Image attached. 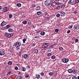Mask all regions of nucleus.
<instances>
[{"label": "nucleus", "instance_id": "obj_5", "mask_svg": "<svg viewBox=\"0 0 79 79\" xmlns=\"http://www.w3.org/2000/svg\"><path fill=\"white\" fill-rule=\"evenodd\" d=\"M48 44L47 43H46L42 45L43 48H48Z\"/></svg>", "mask_w": 79, "mask_h": 79}, {"label": "nucleus", "instance_id": "obj_12", "mask_svg": "<svg viewBox=\"0 0 79 79\" xmlns=\"http://www.w3.org/2000/svg\"><path fill=\"white\" fill-rule=\"evenodd\" d=\"M74 1H76V0H70L68 3L69 4H70V3H74Z\"/></svg>", "mask_w": 79, "mask_h": 79}, {"label": "nucleus", "instance_id": "obj_30", "mask_svg": "<svg viewBox=\"0 0 79 79\" xmlns=\"http://www.w3.org/2000/svg\"><path fill=\"white\" fill-rule=\"evenodd\" d=\"M65 7V5H64L61 6H60V8H61L62 9H64V8Z\"/></svg>", "mask_w": 79, "mask_h": 79}, {"label": "nucleus", "instance_id": "obj_6", "mask_svg": "<svg viewBox=\"0 0 79 79\" xmlns=\"http://www.w3.org/2000/svg\"><path fill=\"white\" fill-rule=\"evenodd\" d=\"M8 8L7 7L5 6L3 8V11L4 12H7L8 11Z\"/></svg>", "mask_w": 79, "mask_h": 79}, {"label": "nucleus", "instance_id": "obj_56", "mask_svg": "<svg viewBox=\"0 0 79 79\" xmlns=\"http://www.w3.org/2000/svg\"><path fill=\"white\" fill-rule=\"evenodd\" d=\"M76 28H77V27H75V26H74V29H76Z\"/></svg>", "mask_w": 79, "mask_h": 79}, {"label": "nucleus", "instance_id": "obj_47", "mask_svg": "<svg viewBox=\"0 0 79 79\" xmlns=\"http://www.w3.org/2000/svg\"><path fill=\"white\" fill-rule=\"evenodd\" d=\"M27 69H29V68H31V67L29 65H27Z\"/></svg>", "mask_w": 79, "mask_h": 79}, {"label": "nucleus", "instance_id": "obj_33", "mask_svg": "<svg viewBox=\"0 0 79 79\" xmlns=\"http://www.w3.org/2000/svg\"><path fill=\"white\" fill-rule=\"evenodd\" d=\"M55 58H56V57L54 55L52 56L51 57L52 59H55Z\"/></svg>", "mask_w": 79, "mask_h": 79}, {"label": "nucleus", "instance_id": "obj_48", "mask_svg": "<svg viewBox=\"0 0 79 79\" xmlns=\"http://www.w3.org/2000/svg\"><path fill=\"white\" fill-rule=\"evenodd\" d=\"M15 70H18V67L17 66L15 67Z\"/></svg>", "mask_w": 79, "mask_h": 79}, {"label": "nucleus", "instance_id": "obj_27", "mask_svg": "<svg viewBox=\"0 0 79 79\" xmlns=\"http://www.w3.org/2000/svg\"><path fill=\"white\" fill-rule=\"evenodd\" d=\"M13 16V15L11 14H10L9 15V19H11L12 18V17Z\"/></svg>", "mask_w": 79, "mask_h": 79}, {"label": "nucleus", "instance_id": "obj_22", "mask_svg": "<svg viewBox=\"0 0 79 79\" xmlns=\"http://www.w3.org/2000/svg\"><path fill=\"white\" fill-rule=\"evenodd\" d=\"M41 35H45V32L44 31H41L40 33Z\"/></svg>", "mask_w": 79, "mask_h": 79}, {"label": "nucleus", "instance_id": "obj_8", "mask_svg": "<svg viewBox=\"0 0 79 79\" xmlns=\"http://www.w3.org/2000/svg\"><path fill=\"white\" fill-rule=\"evenodd\" d=\"M62 61L63 63H68L69 61V59L67 58H64L62 60Z\"/></svg>", "mask_w": 79, "mask_h": 79}, {"label": "nucleus", "instance_id": "obj_4", "mask_svg": "<svg viewBox=\"0 0 79 79\" xmlns=\"http://www.w3.org/2000/svg\"><path fill=\"white\" fill-rule=\"evenodd\" d=\"M5 50L3 49H1L0 51V55L1 56H3L5 55Z\"/></svg>", "mask_w": 79, "mask_h": 79}, {"label": "nucleus", "instance_id": "obj_59", "mask_svg": "<svg viewBox=\"0 0 79 79\" xmlns=\"http://www.w3.org/2000/svg\"><path fill=\"white\" fill-rule=\"evenodd\" d=\"M61 4H62L61 3H59V5H60L61 6Z\"/></svg>", "mask_w": 79, "mask_h": 79}, {"label": "nucleus", "instance_id": "obj_36", "mask_svg": "<svg viewBox=\"0 0 79 79\" xmlns=\"http://www.w3.org/2000/svg\"><path fill=\"white\" fill-rule=\"evenodd\" d=\"M53 73L52 72H50L49 73V76H52V75H53Z\"/></svg>", "mask_w": 79, "mask_h": 79}, {"label": "nucleus", "instance_id": "obj_42", "mask_svg": "<svg viewBox=\"0 0 79 79\" xmlns=\"http://www.w3.org/2000/svg\"><path fill=\"white\" fill-rule=\"evenodd\" d=\"M52 51V50H51V49L49 48V49H48V52H51V51Z\"/></svg>", "mask_w": 79, "mask_h": 79}, {"label": "nucleus", "instance_id": "obj_16", "mask_svg": "<svg viewBox=\"0 0 79 79\" xmlns=\"http://www.w3.org/2000/svg\"><path fill=\"white\" fill-rule=\"evenodd\" d=\"M68 72L69 73H73V70L72 69H69L68 70Z\"/></svg>", "mask_w": 79, "mask_h": 79}, {"label": "nucleus", "instance_id": "obj_20", "mask_svg": "<svg viewBox=\"0 0 79 79\" xmlns=\"http://www.w3.org/2000/svg\"><path fill=\"white\" fill-rule=\"evenodd\" d=\"M10 25H7L6 26V27H4V28H5V29H6V28H10Z\"/></svg>", "mask_w": 79, "mask_h": 79}, {"label": "nucleus", "instance_id": "obj_29", "mask_svg": "<svg viewBox=\"0 0 79 79\" xmlns=\"http://www.w3.org/2000/svg\"><path fill=\"white\" fill-rule=\"evenodd\" d=\"M31 24H32V23H31V22H30L28 23V26H31Z\"/></svg>", "mask_w": 79, "mask_h": 79}, {"label": "nucleus", "instance_id": "obj_34", "mask_svg": "<svg viewBox=\"0 0 79 79\" xmlns=\"http://www.w3.org/2000/svg\"><path fill=\"white\" fill-rule=\"evenodd\" d=\"M27 40V39H23V43L24 44L25 43V41Z\"/></svg>", "mask_w": 79, "mask_h": 79}, {"label": "nucleus", "instance_id": "obj_2", "mask_svg": "<svg viewBox=\"0 0 79 79\" xmlns=\"http://www.w3.org/2000/svg\"><path fill=\"white\" fill-rule=\"evenodd\" d=\"M51 2H52V0H46L45 1L44 4L46 6H48L51 4Z\"/></svg>", "mask_w": 79, "mask_h": 79}, {"label": "nucleus", "instance_id": "obj_60", "mask_svg": "<svg viewBox=\"0 0 79 79\" xmlns=\"http://www.w3.org/2000/svg\"><path fill=\"white\" fill-rule=\"evenodd\" d=\"M44 15H48V14H47V13H45Z\"/></svg>", "mask_w": 79, "mask_h": 79}, {"label": "nucleus", "instance_id": "obj_11", "mask_svg": "<svg viewBox=\"0 0 79 79\" xmlns=\"http://www.w3.org/2000/svg\"><path fill=\"white\" fill-rule=\"evenodd\" d=\"M37 14L38 16H41L42 15V12L40 11H38L37 12Z\"/></svg>", "mask_w": 79, "mask_h": 79}, {"label": "nucleus", "instance_id": "obj_39", "mask_svg": "<svg viewBox=\"0 0 79 79\" xmlns=\"http://www.w3.org/2000/svg\"><path fill=\"white\" fill-rule=\"evenodd\" d=\"M59 31V30H58V29H56L55 30V32H58Z\"/></svg>", "mask_w": 79, "mask_h": 79}, {"label": "nucleus", "instance_id": "obj_38", "mask_svg": "<svg viewBox=\"0 0 79 79\" xmlns=\"http://www.w3.org/2000/svg\"><path fill=\"white\" fill-rule=\"evenodd\" d=\"M79 3V0H75V3Z\"/></svg>", "mask_w": 79, "mask_h": 79}, {"label": "nucleus", "instance_id": "obj_44", "mask_svg": "<svg viewBox=\"0 0 79 79\" xmlns=\"http://www.w3.org/2000/svg\"><path fill=\"white\" fill-rule=\"evenodd\" d=\"M76 27H77V28H76V30H77L79 29V25L77 26H76Z\"/></svg>", "mask_w": 79, "mask_h": 79}, {"label": "nucleus", "instance_id": "obj_45", "mask_svg": "<svg viewBox=\"0 0 79 79\" xmlns=\"http://www.w3.org/2000/svg\"><path fill=\"white\" fill-rule=\"evenodd\" d=\"M78 41H79V40L78 39H76L75 40V42H78Z\"/></svg>", "mask_w": 79, "mask_h": 79}, {"label": "nucleus", "instance_id": "obj_7", "mask_svg": "<svg viewBox=\"0 0 79 79\" xmlns=\"http://www.w3.org/2000/svg\"><path fill=\"white\" fill-rule=\"evenodd\" d=\"M22 57L23 58H25L26 59V58H29V56H28L27 54H24L23 55Z\"/></svg>", "mask_w": 79, "mask_h": 79}, {"label": "nucleus", "instance_id": "obj_37", "mask_svg": "<svg viewBox=\"0 0 79 79\" xmlns=\"http://www.w3.org/2000/svg\"><path fill=\"white\" fill-rule=\"evenodd\" d=\"M72 79H77V77L75 76L72 77Z\"/></svg>", "mask_w": 79, "mask_h": 79}, {"label": "nucleus", "instance_id": "obj_14", "mask_svg": "<svg viewBox=\"0 0 79 79\" xmlns=\"http://www.w3.org/2000/svg\"><path fill=\"white\" fill-rule=\"evenodd\" d=\"M61 6L60 5H59V4L58 5V6H57L56 8V10H60V7H61Z\"/></svg>", "mask_w": 79, "mask_h": 79}, {"label": "nucleus", "instance_id": "obj_43", "mask_svg": "<svg viewBox=\"0 0 79 79\" xmlns=\"http://www.w3.org/2000/svg\"><path fill=\"white\" fill-rule=\"evenodd\" d=\"M29 75L28 74H27L25 75V77H26L27 78V77H29Z\"/></svg>", "mask_w": 79, "mask_h": 79}, {"label": "nucleus", "instance_id": "obj_41", "mask_svg": "<svg viewBox=\"0 0 79 79\" xmlns=\"http://www.w3.org/2000/svg\"><path fill=\"white\" fill-rule=\"evenodd\" d=\"M41 75L42 76H44V73L43 72H42L41 73Z\"/></svg>", "mask_w": 79, "mask_h": 79}, {"label": "nucleus", "instance_id": "obj_64", "mask_svg": "<svg viewBox=\"0 0 79 79\" xmlns=\"http://www.w3.org/2000/svg\"><path fill=\"white\" fill-rule=\"evenodd\" d=\"M64 52H65V51H64L63 52V53H64Z\"/></svg>", "mask_w": 79, "mask_h": 79}, {"label": "nucleus", "instance_id": "obj_51", "mask_svg": "<svg viewBox=\"0 0 79 79\" xmlns=\"http://www.w3.org/2000/svg\"><path fill=\"white\" fill-rule=\"evenodd\" d=\"M73 26V25H72L70 26V27H69L70 29H71V28L72 29L73 28V27H72Z\"/></svg>", "mask_w": 79, "mask_h": 79}, {"label": "nucleus", "instance_id": "obj_15", "mask_svg": "<svg viewBox=\"0 0 79 79\" xmlns=\"http://www.w3.org/2000/svg\"><path fill=\"white\" fill-rule=\"evenodd\" d=\"M55 5H56V2H53L51 4L52 6H55Z\"/></svg>", "mask_w": 79, "mask_h": 79}, {"label": "nucleus", "instance_id": "obj_61", "mask_svg": "<svg viewBox=\"0 0 79 79\" xmlns=\"http://www.w3.org/2000/svg\"><path fill=\"white\" fill-rule=\"evenodd\" d=\"M60 0H56V2H58V1H60Z\"/></svg>", "mask_w": 79, "mask_h": 79}, {"label": "nucleus", "instance_id": "obj_40", "mask_svg": "<svg viewBox=\"0 0 79 79\" xmlns=\"http://www.w3.org/2000/svg\"><path fill=\"white\" fill-rule=\"evenodd\" d=\"M71 32V30H69L68 31H67V34H69Z\"/></svg>", "mask_w": 79, "mask_h": 79}, {"label": "nucleus", "instance_id": "obj_35", "mask_svg": "<svg viewBox=\"0 0 79 79\" xmlns=\"http://www.w3.org/2000/svg\"><path fill=\"white\" fill-rule=\"evenodd\" d=\"M26 68L24 67H23L22 69V70L23 71H26Z\"/></svg>", "mask_w": 79, "mask_h": 79}, {"label": "nucleus", "instance_id": "obj_58", "mask_svg": "<svg viewBox=\"0 0 79 79\" xmlns=\"http://www.w3.org/2000/svg\"><path fill=\"white\" fill-rule=\"evenodd\" d=\"M2 6H0V10H2Z\"/></svg>", "mask_w": 79, "mask_h": 79}, {"label": "nucleus", "instance_id": "obj_49", "mask_svg": "<svg viewBox=\"0 0 79 79\" xmlns=\"http://www.w3.org/2000/svg\"><path fill=\"white\" fill-rule=\"evenodd\" d=\"M31 6L32 8H34V7H35V4H33L31 5Z\"/></svg>", "mask_w": 79, "mask_h": 79}, {"label": "nucleus", "instance_id": "obj_13", "mask_svg": "<svg viewBox=\"0 0 79 79\" xmlns=\"http://www.w3.org/2000/svg\"><path fill=\"white\" fill-rule=\"evenodd\" d=\"M8 31L9 32H13V29L12 28H10L8 29Z\"/></svg>", "mask_w": 79, "mask_h": 79}, {"label": "nucleus", "instance_id": "obj_24", "mask_svg": "<svg viewBox=\"0 0 79 79\" xmlns=\"http://www.w3.org/2000/svg\"><path fill=\"white\" fill-rule=\"evenodd\" d=\"M51 55H52V53H48L47 55V56L48 57L50 56Z\"/></svg>", "mask_w": 79, "mask_h": 79}, {"label": "nucleus", "instance_id": "obj_25", "mask_svg": "<svg viewBox=\"0 0 79 79\" xmlns=\"http://www.w3.org/2000/svg\"><path fill=\"white\" fill-rule=\"evenodd\" d=\"M23 24H27V21L24 20L22 22Z\"/></svg>", "mask_w": 79, "mask_h": 79}, {"label": "nucleus", "instance_id": "obj_1", "mask_svg": "<svg viewBox=\"0 0 79 79\" xmlns=\"http://www.w3.org/2000/svg\"><path fill=\"white\" fill-rule=\"evenodd\" d=\"M21 45V43L20 41H17L14 44V45L16 48H19Z\"/></svg>", "mask_w": 79, "mask_h": 79}, {"label": "nucleus", "instance_id": "obj_54", "mask_svg": "<svg viewBox=\"0 0 79 79\" xmlns=\"http://www.w3.org/2000/svg\"><path fill=\"white\" fill-rule=\"evenodd\" d=\"M35 45V43L32 44V46L33 47H34Z\"/></svg>", "mask_w": 79, "mask_h": 79}, {"label": "nucleus", "instance_id": "obj_32", "mask_svg": "<svg viewBox=\"0 0 79 79\" xmlns=\"http://www.w3.org/2000/svg\"><path fill=\"white\" fill-rule=\"evenodd\" d=\"M59 49V50H60V51H62V50H63V48L62 47H60Z\"/></svg>", "mask_w": 79, "mask_h": 79}, {"label": "nucleus", "instance_id": "obj_53", "mask_svg": "<svg viewBox=\"0 0 79 79\" xmlns=\"http://www.w3.org/2000/svg\"><path fill=\"white\" fill-rule=\"evenodd\" d=\"M11 72L9 71L7 74V75H8V74H11Z\"/></svg>", "mask_w": 79, "mask_h": 79}, {"label": "nucleus", "instance_id": "obj_10", "mask_svg": "<svg viewBox=\"0 0 79 79\" xmlns=\"http://www.w3.org/2000/svg\"><path fill=\"white\" fill-rule=\"evenodd\" d=\"M65 14H66V13L64 11L60 12L61 16H65Z\"/></svg>", "mask_w": 79, "mask_h": 79}, {"label": "nucleus", "instance_id": "obj_28", "mask_svg": "<svg viewBox=\"0 0 79 79\" xmlns=\"http://www.w3.org/2000/svg\"><path fill=\"white\" fill-rule=\"evenodd\" d=\"M8 64H9V65H11V64H12V62L11 61H9L8 62Z\"/></svg>", "mask_w": 79, "mask_h": 79}, {"label": "nucleus", "instance_id": "obj_46", "mask_svg": "<svg viewBox=\"0 0 79 79\" xmlns=\"http://www.w3.org/2000/svg\"><path fill=\"white\" fill-rule=\"evenodd\" d=\"M53 46L51 45L49 48H53Z\"/></svg>", "mask_w": 79, "mask_h": 79}, {"label": "nucleus", "instance_id": "obj_18", "mask_svg": "<svg viewBox=\"0 0 79 79\" xmlns=\"http://www.w3.org/2000/svg\"><path fill=\"white\" fill-rule=\"evenodd\" d=\"M35 77L37 79H39V78L40 77V75L37 74L36 75Z\"/></svg>", "mask_w": 79, "mask_h": 79}, {"label": "nucleus", "instance_id": "obj_63", "mask_svg": "<svg viewBox=\"0 0 79 79\" xmlns=\"http://www.w3.org/2000/svg\"><path fill=\"white\" fill-rule=\"evenodd\" d=\"M47 19H50V18L49 17H48Z\"/></svg>", "mask_w": 79, "mask_h": 79}, {"label": "nucleus", "instance_id": "obj_26", "mask_svg": "<svg viewBox=\"0 0 79 79\" xmlns=\"http://www.w3.org/2000/svg\"><path fill=\"white\" fill-rule=\"evenodd\" d=\"M73 71L72 72H73V73H74V74H76V73H77V71H76V69H73Z\"/></svg>", "mask_w": 79, "mask_h": 79}, {"label": "nucleus", "instance_id": "obj_21", "mask_svg": "<svg viewBox=\"0 0 79 79\" xmlns=\"http://www.w3.org/2000/svg\"><path fill=\"white\" fill-rule=\"evenodd\" d=\"M36 10H40V7L39 6H38L36 8Z\"/></svg>", "mask_w": 79, "mask_h": 79}, {"label": "nucleus", "instance_id": "obj_50", "mask_svg": "<svg viewBox=\"0 0 79 79\" xmlns=\"http://www.w3.org/2000/svg\"><path fill=\"white\" fill-rule=\"evenodd\" d=\"M77 13V10H76L73 13H74V14H76Z\"/></svg>", "mask_w": 79, "mask_h": 79}, {"label": "nucleus", "instance_id": "obj_17", "mask_svg": "<svg viewBox=\"0 0 79 79\" xmlns=\"http://www.w3.org/2000/svg\"><path fill=\"white\" fill-rule=\"evenodd\" d=\"M1 26H4L5 25V22L3 21L1 24Z\"/></svg>", "mask_w": 79, "mask_h": 79}, {"label": "nucleus", "instance_id": "obj_52", "mask_svg": "<svg viewBox=\"0 0 79 79\" xmlns=\"http://www.w3.org/2000/svg\"><path fill=\"white\" fill-rule=\"evenodd\" d=\"M36 27V26L35 25H33V28H34V29H35Z\"/></svg>", "mask_w": 79, "mask_h": 79}, {"label": "nucleus", "instance_id": "obj_9", "mask_svg": "<svg viewBox=\"0 0 79 79\" xmlns=\"http://www.w3.org/2000/svg\"><path fill=\"white\" fill-rule=\"evenodd\" d=\"M39 52V50L37 49H35L33 50L32 52V53L33 54H35V53L37 54Z\"/></svg>", "mask_w": 79, "mask_h": 79}, {"label": "nucleus", "instance_id": "obj_19", "mask_svg": "<svg viewBox=\"0 0 79 79\" xmlns=\"http://www.w3.org/2000/svg\"><path fill=\"white\" fill-rule=\"evenodd\" d=\"M22 79V77L20 75H18L17 77V79Z\"/></svg>", "mask_w": 79, "mask_h": 79}, {"label": "nucleus", "instance_id": "obj_3", "mask_svg": "<svg viewBox=\"0 0 79 79\" xmlns=\"http://www.w3.org/2000/svg\"><path fill=\"white\" fill-rule=\"evenodd\" d=\"M13 35L12 33H6L5 34V36L6 37H7V38H10L11 37L13 36Z\"/></svg>", "mask_w": 79, "mask_h": 79}, {"label": "nucleus", "instance_id": "obj_23", "mask_svg": "<svg viewBox=\"0 0 79 79\" xmlns=\"http://www.w3.org/2000/svg\"><path fill=\"white\" fill-rule=\"evenodd\" d=\"M17 6L18 7H21V4L19 3H18L17 4Z\"/></svg>", "mask_w": 79, "mask_h": 79}, {"label": "nucleus", "instance_id": "obj_55", "mask_svg": "<svg viewBox=\"0 0 79 79\" xmlns=\"http://www.w3.org/2000/svg\"><path fill=\"white\" fill-rule=\"evenodd\" d=\"M62 1V2H66V0H61Z\"/></svg>", "mask_w": 79, "mask_h": 79}, {"label": "nucleus", "instance_id": "obj_57", "mask_svg": "<svg viewBox=\"0 0 79 79\" xmlns=\"http://www.w3.org/2000/svg\"><path fill=\"white\" fill-rule=\"evenodd\" d=\"M39 37V36H35V38H38Z\"/></svg>", "mask_w": 79, "mask_h": 79}, {"label": "nucleus", "instance_id": "obj_31", "mask_svg": "<svg viewBox=\"0 0 79 79\" xmlns=\"http://www.w3.org/2000/svg\"><path fill=\"white\" fill-rule=\"evenodd\" d=\"M56 16L57 18H59V17L60 16V14L59 13L57 14L56 15Z\"/></svg>", "mask_w": 79, "mask_h": 79}, {"label": "nucleus", "instance_id": "obj_62", "mask_svg": "<svg viewBox=\"0 0 79 79\" xmlns=\"http://www.w3.org/2000/svg\"><path fill=\"white\" fill-rule=\"evenodd\" d=\"M77 79H79V76H78L77 77Z\"/></svg>", "mask_w": 79, "mask_h": 79}]
</instances>
